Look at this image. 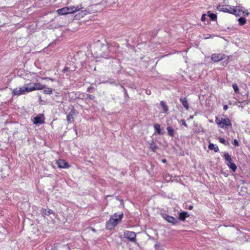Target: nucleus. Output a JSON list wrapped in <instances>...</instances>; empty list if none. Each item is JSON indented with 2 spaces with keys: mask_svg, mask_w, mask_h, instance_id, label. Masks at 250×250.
<instances>
[{
  "mask_svg": "<svg viewBox=\"0 0 250 250\" xmlns=\"http://www.w3.org/2000/svg\"><path fill=\"white\" fill-rule=\"evenodd\" d=\"M193 208V206H188V209L189 210H191Z\"/></svg>",
  "mask_w": 250,
  "mask_h": 250,
  "instance_id": "obj_34",
  "label": "nucleus"
},
{
  "mask_svg": "<svg viewBox=\"0 0 250 250\" xmlns=\"http://www.w3.org/2000/svg\"><path fill=\"white\" fill-rule=\"evenodd\" d=\"M217 9L224 12L232 14L236 16H241L242 12L243 13H244V12H243L242 10H241L240 8H238L237 7L234 8L230 5H219L217 7Z\"/></svg>",
  "mask_w": 250,
  "mask_h": 250,
  "instance_id": "obj_2",
  "label": "nucleus"
},
{
  "mask_svg": "<svg viewBox=\"0 0 250 250\" xmlns=\"http://www.w3.org/2000/svg\"><path fill=\"white\" fill-rule=\"evenodd\" d=\"M84 8L82 4L77 5L76 6L71 5L68 7H64L57 10V13L60 15H63L68 14H73L75 12L79 11L80 10Z\"/></svg>",
  "mask_w": 250,
  "mask_h": 250,
  "instance_id": "obj_3",
  "label": "nucleus"
},
{
  "mask_svg": "<svg viewBox=\"0 0 250 250\" xmlns=\"http://www.w3.org/2000/svg\"><path fill=\"white\" fill-rule=\"evenodd\" d=\"M56 163L58 167L61 168H68L70 167L69 164L62 159L58 160Z\"/></svg>",
  "mask_w": 250,
  "mask_h": 250,
  "instance_id": "obj_7",
  "label": "nucleus"
},
{
  "mask_svg": "<svg viewBox=\"0 0 250 250\" xmlns=\"http://www.w3.org/2000/svg\"><path fill=\"white\" fill-rule=\"evenodd\" d=\"M24 86L25 87V88H27L28 89L27 90H26L27 93L34 91V90H32V88H34L33 83L26 84H25Z\"/></svg>",
  "mask_w": 250,
  "mask_h": 250,
  "instance_id": "obj_13",
  "label": "nucleus"
},
{
  "mask_svg": "<svg viewBox=\"0 0 250 250\" xmlns=\"http://www.w3.org/2000/svg\"><path fill=\"white\" fill-rule=\"evenodd\" d=\"M229 167L233 172H235L237 169L236 165L233 162L230 164H228Z\"/></svg>",
  "mask_w": 250,
  "mask_h": 250,
  "instance_id": "obj_19",
  "label": "nucleus"
},
{
  "mask_svg": "<svg viewBox=\"0 0 250 250\" xmlns=\"http://www.w3.org/2000/svg\"><path fill=\"white\" fill-rule=\"evenodd\" d=\"M238 21L239 22V25L240 26H243L245 25L247 22V20L244 17H240L238 19Z\"/></svg>",
  "mask_w": 250,
  "mask_h": 250,
  "instance_id": "obj_18",
  "label": "nucleus"
},
{
  "mask_svg": "<svg viewBox=\"0 0 250 250\" xmlns=\"http://www.w3.org/2000/svg\"><path fill=\"white\" fill-rule=\"evenodd\" d=\"M67 68H64L63 69V71H64V72H65V71H67Z\"/></svg>",
  "mask_w": 250,
  "mask_h": 250,
  "instance_id": "obj_35",
  "label": "nucleus"
},
{
  "mask_svg": "<svg viewBox=\"0 0 250 250\" xmlns=\"http://www.w3.org/2000/svg\"><path fill=\"white\" fill-rule=\"evenodd\" d=\"M180 124H182V125H184L185 126H187L186 121L184 120H181L180 121Z\"/></svg>",
  "mask_w": 250,
  "mask_h": 250,
  "instance_id": "obj_31",
  "label": "nucleus"
},
{
  "mask_svg": "<svg viewBox=\"0 0 250 250\" xmlns=\"http://www.w3.org/2000/svg\"><path fill=\"white\" fill-rule=\"evenodd\" d=\"M232 87L234 89V92L236 93H238L239 92V89L238 88V86L237 84L236 83H234L232 84Z\"/></svg>",
  "mask_w": 250,
  "mask_h": 250,
  "instance_id": "obj_27",
  "label": "nucleus"
},
{
  "mask_svg": "<svg viewBox=\"0 0 250 250\" xmlns=\"http://www.w3.org/2000/svg\"><path fill=\"white\" fill-rule=\"evenodd\" d=\"M223 157L226 161V164L228 165V164H230L232 162V160L229 154V153L225 152L224 153Z\"/></svg>",
  "mask_w": 250,
  "mask_h": 250,
  "instance_id": "obj_10",
  "label": "nucleus"
},
{
  "mask_svg": "<svg viewBox=\"0 0 250 250\" xmlns=\"http://www.w3.org/2000/svg\"><path fill=\"white\" fill-rule=\"evenodd\" d=\"M165 218L168 222L172 224H176L177 222V220L171 216L166 215Z\"/></svg>",
  "mask_w": 250,
  "mask_h": 250,
  "instance_id": "obj_11",
  "label": "nucleus"
},
{
  "mask_svg": "<svg viewBox=\"0 0 250 250\" xmlns=\"http://www.w3.org/2000/svg\"><path fill=\"white\" fill-rule=\"evenodd\" d=\"M43 122L42 119L39 116L34 118L33 123L35 125L41 124Z\"/></svg>",
  "mask_w": 250,
  "mask_h": 250,
  "instance_id": "obj_14",
  "label": "nucleus"
},
{
  "mask_svg": "<svg viewBox=\"0 0 250 250\" xmlns=\"http://www.w3.org/2000/svg\"><path fill=\"white\" fill-rule=\"evenodd\" d=\"M28 89L27 88H25V87L24 86L17 87L13 90L12 93L13 95L16 96H20L23 94H25L26 93H27L26 90Z\"/></svg>",
  "mask_w": 250,
  "mask_h": 250,
  "instance_id": "obj_5",
  "label": "nucleus"
},
{
  "mask_svg": "<svg viewBox=\"0 0 250 250\" xmlns=\"http://www.w3.org/2000/svg\"><path fill=\"white\" fill-rule=\"evenodd\" d=\"M42 213L43 215H49L53 214V211L49 208H43L42 210Z\"/></svg>",
  "mask_w": 250,
  "mask_h": 250,
  "instance_id": "obj_16",
  "label": "nucleus"
},
{
  "mask_svg": "<svg viewBox=\"0 0 250 250\" xmlns=\"http://www.w3.org/2000/svg\"><path fill=\"white\" fill-rule=\"evenodd\" d=\"M42 79H50L49 78H42Z\"/></svg>",
  "mask_w": 250,
  "mask_h": 250,
  "instance_id": "obj_36",
  "label": "nucleus"
},
{
  "mask_svg": "<svg viewBox=\"0 0 250 250\" xmlns=\"http://www.w3.org/2000/svg\"><path fill=\"white\" fill-rule=\"evenodd\" d=\"M123 217V213H122L119 215L114 213V215L110 217L109 220L106 222V226L107 229L112 230L115 227L119 224Z\"/></svg>",
  "mask_w": 250,
  "mask_h": 250,
  "instance_id": "obj_1",
  "label": "nucleus"
},
{
  "mask_svg": "<svg viewBox=\"0 0 250 250\" xmlns=\"http://www.w3.org/2000/svg\"><path fill=\"white\" fill-rule=\"evenodd\" d=\"M208 147L210 150H213L215 152H218L219 151L218 147L215 146L213 143H209Z\"/></svg>",
  "mask_w": 250,
  "mask_h": 250,
  "instance_id": "obj_12",
  "label": "nucleus"
},
{
  "mask_svg": "<svg viewBox=\"0 0 250 250\" xmlns=\"http://www.w3.org/2000/svg\"><path fill=\"white\" fill-rule=\"evenodd\" d=\"M206 15L205 14H203V15L202 16V17H201V20L202 21H205V20H206Z\"/></svg>",
  "mask_w": 250,
  "mask_h": 250,
  "instance_id": "obj_32",
  "label": "nucleus"
},
{
  "mask_svg": "<svg viewBox=\"0 0 250 250\" xmlns=\"http://www.w3.org/2000/svg\"><path fill=\"white\" fill-rule=\"evenodd\" d=\"M149 144V147L153 151L155 152L156 150L158 149V146L156 145L154 143L153 141H151Z\"/></svg>",
  "mask_w": 250,
  "mask_h": 250,
  "instance_id": "obj_17",
  "label": "nucleus"
},
{
  "mask_svg": "<svg viewBox=\"0 0 250 250\" xmlns=\"http://www.w3.org/2000/svg\"><path fill=\"white\" fill-rule=\"evenodd\" d=\"M218 140H219V141L220 143L224 144L225 146H229V143L228 141H226L223 138L219 137L218 138Z\"/></svg>",
  "mask_w": 250,
  "mask_h": 250,
  "instance_id": "obj_23",
  "label": "nucleus"
},
{
  "mask_svg": "<svg viewBox=\"0 0 250 250\" xmlns=\"http://www.w3.org/2000/svg\"><path fill=\"white\" fill-rule=\"evenodd\" d=\"M193 116H191H191H190V119H192V118H193Z\"/></svg>",
  "mask_w": 250,
  "mask_h": 250,
  "instance_id": "obj_38",
  "label": "nucleus"
},
{
  "mask_svg": "<svg viewBox=\"0 0 250 250\" xmlns=\"http://www.w3.org/2000/svg\"><path fill=\"white\" fill-rule=\"evenodd\" d=\"M67 121L69 123H72V122L73 121V117H72V115L71 114L67 115Z\"/></svg>",
  "mask_w": 250,
  "mask_h": 250,
  "instance_id": "obj_28",
  "label": "nucleus"
},
{
  "mask_svg": "<svg viewBox=\"0 0 250 250\" xmlns=\"http://www.w3.org/2000/svg\"><path fill=\"white\" fill-rule=\"evenodd\" d=\"M160 105L163 107L164 112H167L168 111V107L164 101H161L160 102Z\"/></svg>",
  "mask_w": 250,
  "mask_h": 250,
  "instance_id": "obj_24",
  "label": "nucleus"
},
{
  "mask_svg": "<svg viewBox=\"0 0 250 250\" xmlns=\"http://www.w3.org/2000/svg\"><path fill=\"white\" fill-rule=\"evenodd\" d=\"M162 162H163V163H165V162H166V160H162Z\"/></svg>",
  "mask_w": 250,
  "mask_h": 250,
  "instance_id": "obj_37",
  "label": "nucleus"
},
{
  "mask_svg": "<svg viewBox=\"0 0 250 250\" xmlns=\"http://www.w3.org/2000/svg\"><path fill=\"white\" fill-rule=\"evenodd\" d=\"M225 58V55L222 54H213L211 59L214 62H218Z\"/></svg>",
  "mask_w": 250,
  "mask_h": 250,
  "instance_id": "obj_8",
  "label": "nucleus"
},
{
  "mask_svg": "<svg viewBox=\"0 0 250 250\" xmlns=\"http://www.w3.org/2000/svg\"><path fill=\"white\" fill-rule=\"evenodd\" d=\"M155 132L158 134H162L163 133L160 128V125L158 124H154L153 125Z\"/></svg>",
  "mask_w": 250,
  "mask_h": 250,
  "instance_id": "obj_15",
  "label": "nucleus"
},
{
  "mask_svg": "<svg viewBox=\"0 0 250 250\" xmlns=\"http://www.w3.org/2000/svg\"><path fill=\"white\" fill-rule=\"evenodd\" d=\"M52 89L49 87H46L43 90V93L46 94H50L52 93Z\"/></svg>",
  "mask_w": 250,
  "mask_h": 250,
  "instance_id": "obj_25",
  "label": "nucleus"
},
{
  "mask_svg": "<svg viewBox=\"0 0 250 250\" xmlns=\"http://www.w3.org/2000/svg\"><path fill=\"white\" fill-rule=\"evenodd\" d=\"M33 84L34 88H32V90H34V91L42 90L45 88V84H42L39 83H33Z\"/></svg>",
  "mask_w": 250,
  "mask_h": 250,
  "instance_id": "obj_9",
  "label": "nucleus"
},
{
  "mask_svg": "<svg viewBox=\"0 0 250 250\" xmlns=\"http://www.w3.org/2000/svg\"><path fill=\"white\" fill-rule=\"evenodd\" d=\"M167 129L169 136L172 137L174 136V129L172 127L168 126Z\"/></svg>",
  "mask_w": 250,
  "mask_h": 250,
  "instance_id": "obj_20",
  "label": "nucleus"
},
{
  "mask_svg": "<svg viewBox=\"0 0 250 250\" xmlns=\"http://www.w3.org/2000/svg\"><path fill=\"white\" fill-rule=\"evenodd\" d=\"M181 101L183 105L184 106V107L188 109V101L186 98H184L183 99H181Z\"/></svg>",
  "mask_w": 250,
  "mask_h": 250,
  "instance_id": "obj_26",
  "label": "nucleus"
},
{
  "mask_svg": "<svg viewBox=\"0 0 250 250\" xmlns=\"http://www.w3.org/2000/svg\"><path fill=\"white\" fill-rule=\"evenodd\" d=\"M208 16L212 21H215L217 19L216 15L211 13L210 11L208 12Z\"/></svg>",
  "mask_w": 250,
  "mask_h": 250,
  "instance_id": "obj_22",
  "label": "nucleus"
},
{
  "mask_svg": "<svg viewBox=\"0 0 250 250\" xmlns=\"http://www.w3.org/2000/svg\"><path fill=\"white\" fill-rule=\"evenodd\" d=\"M215 122L222 128L231 126V123L229 119L224 115L216 117Z\"/></svg>",
  "mask_w": 250,
  "mask_h": 250,
  "instance_id": "obj_4",
  "label": "nucleus"
},
{
  "mask_svg": "<svg viewBox=\"0 0 250 250\" xmlns=\"http://www.w3.org/2000/svg\"><path fill=\"white\" fill-rule=\"evenodd\" d=\"M238 8H240L241 10H242V11L243 12H244V13H243L242 12H241V15L242 14H244V15L245 16H248L249 15V13L248 12V11H244L243 8H240L239 7H237Z\"/></svg>",
  "mask_w": 250,
  "mask_h": 250,
  "instance_id": "obj_29",
  "label": "nucleus"
},
{
  "mask_svg": "<svg viewBox=\"0 0 250 250\" xmlns=\"http://www.w3.org/2000/svg\"><path fill=\"white\" fill-rule=\"evenodd\" d=\"M233 145L235 146H238L239 145V142L237 139L233 140Z\"/></svg>",
  "mask_w": 250,
  "mask_h": 250,
  "instance_id": "obj_30",
  "label": "nucleus"
},
{
  "mask_svg": "<svg viewBox=\"0 0 250 250\" xmlns=\"http://www.w3.org/2000/svg\"><path fill=\"white\" fill-rule=\"evenodd\" d=\"M124 236L130 241L135 242L136 241V233L133 231H126L124 233Z\"/></svg>",
  "mask_w": 250,
  "mask_h": 250,
  "instance_id": "obj_6",
  "label": "nucleus"
},
{
  "mask_svg": "<svg viewBox=\"0 0 250 250\" xmlns=\"http://www.w3.org/2000/svg\"><path fill=\"white\" fill-rule=\"evenodd\" d=\"M187 217V212H183L179 214V219L181 220L184 221Z\"/></svg>",
  "mask_w": 250,
  "mask_h": 250,
  "instance_id": "obj_21",
  "label": "nucleus"
},
{
  "mask_svg": "<svg viewBox=\"0 0 250 250\" xmlns=\"http://www.w3.org/2000/svg\"><path fill=\"white\" fill-rule=\"evenodd\" d=\"M223 109L224 110H227L228 109V105H224V106H223Z\"/></svg>",
  "mask_w": 250,
  "mask_h": 250,
  "instance_id": "obj_33",
  "label": "nucleus"
}]
</instances>
